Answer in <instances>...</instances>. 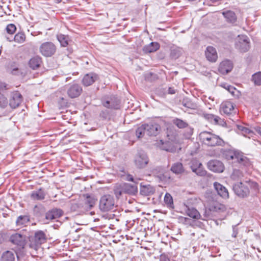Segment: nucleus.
<instances>
[{
	"mask_svg": "<svg viewBox=\"0 0 261 261\" xmlns=\"http://www.w3.org/2000/svg\"><path fill=\"white\" fill-rule=\"evenodd\" d=\"M25 35L22 32H18L13 38L14 41L18 43H22L25 40Z\"/></svg>",
	"mask_w": 261,
	"mask_h": 261,
	"instance_id": "obj_38",
	"label": "nucleus"
},
{
	"mask_svg": "<svg viewBox=\"0 0 261 261\" xmlns=\"http://www.w3.org/2000/svg\"><path fill=\"white\" fill-rule=\"evenodd\" d=\"M55 1L57 3H59L62 1V0H55Z\"/></svg>",
	"mask_w": 261,
	"mask_h": 261,
	"instance_id": "obj_58",
	"label": "nucleus"
},
{
	"mask_svg": "<svg viewBox=\"0 0 261 261\" xmlns=\"http://www.w3.org/2000/svg\"><path fill=\"white\" fill-rule=\"evenodd\" d=\"M251 81L255 85H261V72L259 71L253 74L252 75Z\"/></svg>",
	"mask_w": 261,
	"mask_h": 261,
	"instance_id": "obj_39",
	"label": "nucleus"
},
{
	"mask_svg": "<svg viewBox=\"0 0 261 261\" xmlns=\"http://www.w3.org/2000/svg\"><path fill=\"white\" fill-rule=\"evenodd\" d=\"M160 261H170V260L166 255L162 254L160 256Z\"/></svg>",
	"mask_w": 261,
	"mask_h": 261,
	"instance_id": "obj_52",
	"label": "nucleus"
},
{
	"mask_svg": "<svg viewBox=\"0 0 261 261\" xmlns=\"http://www.w3.org/2000/svg\"><path fill=\"white\" fill-rule=\"evenodd\" d=\"M208 168L215 172L221 173L224 170V167L223 163L218 160H211L207 163Z\"/></svg>",
	"mask_w": 261,
	"mask_h": 261,
	"instance_id": "obj_14",
	"label": "nucleus"
},
{
	"mask_svg": "<svg viewBox=\"0 0 261 261\" xmlns=\"http://www.w3.org/2000/svg\"><path fill=\"white\" fill-rule=\"evenodd\" d=\"M10 241L20 248H23L25 244V236L16 233L11 236Z\"/></svg>",
	"mask_w": 261,
	"mask_h": 261,
	"instance_id": "obj_15",
	"label": "nucleus"
},
{
	"mask_svg": "<svg viewBox=\"0 0 261 261\" xmlns=\"http://www.w3.org/2000/svg\"><path fill=\"white\" fill-rule=\"evenodd\" d=\"M63 211L60 209H53L46 214L45 218L48 220H53L60 217Z\"/></svg>",
	"mask_w": 261,
	"mask_h": 261,
	"instance_id": "obj_21",
	"label": "nucleus"
},
{
	"mask_svg": "<svg viewBox=\"0 0 261 261\" xmlns=\"http://www.w3.org/2000/svg\"><path fill=\"white\" fill-rule=\"evenodd\" d=\"M41 63V58L39 56H36L30 59L29 65L32 69L34 70L39 67Z\"/></svg>",
	"mask_w": 261,
	"mask_h": 261,
	"instance_id": "obj_28",
	"label": "nucleus"
},
{
	"mask_svg": "<svg viewBox=\"0 0 261 261\" xmlns=\"http://www.w3.org/2000/svg\"><path fill=\"white\" fill-rule=\"evenodd\" d=\"M164 201L167 207L169 208H174L173 200L172 196L168 193H166L164 198Z\"/></svg>",
	"mask_w": 261,
	"mask_h": 261,
	"instance_id": "obj_34",
	"label": "nucleus"
},
{
	"mask_svg": "<svg viewBox=\"0 0 261 261\" xmlns=\"http://www.w3.org/2000/svg\"><path fill=\"white\" fill-rule=\"evenodd\" d=\"M149 162L147 155L144 152H139L135 156V163L139 168H143Z\"/></svg>",
	"mask_w": 261,
	"mask_h": 261,
	"instance_id": "obj_11",
	"label": "nucleus"
},
{
	"mask_svg": "<svg viewBox=\"0 0 261 261\" xmlns=\"http://www.w3.org/2000/svg\"><path fill=\"white\" fill-rule=\"evenodd\" d=\"M236 47L241 52L245 53L247 51L250 47L249 39L247 36H238L236 42Z\"/></svg>",
	"mask_w": 261,
	"mask_h": 261,
	"instance_id": "obj_8",
	"label": "nucleus"
},
{
	"mask_svg": "<svg viewBox=\"0 0 261 261\" xmlns=\"http://www.w3.org/2000/svg\"><path fill=\"white\" fill-rule=\"evenodd\" d=\"M193 172L196 175L201 176H204L206 174V171L204 169L202 165L196 169Z\"/></svg>",
	"mask_w": 261,
	"mask_h": 261,
	"instance_id": "obj_47",
	"label": "nucleus"
},
{
	"mask_svg": "<svg viewBox=\"0 0 261 261\" xmlns=\"http://www.w3.org/2000/svg\"><path fill=\"white\" fill-rule=\"evenodd\" d=\"M7 39L9 41H10V42H11V41H12V39H10V38H8V37H7Z\"/></svg>",
	"mask_w": 261,
	"mask_h": 261,
	"instance_id": "obj_59",
	"label": "nucleus"
},
{
	"mask_svg": "<svg viewBox=\"0 0 261 261\" xmlns=\"http://www.w3.org/2000/svg\"><path fill=\"white\" fill-rule=\"evenodd\" d=\"M115 207V200L113 196L107 194L101 197L99 203V210L103 212H107L113 210Z\"/></svg>",
	"mask_w": 261,
	"mask_h": 261,
	"instance_id": "obj_2",
	"label": "nucleus"
},
{
	"mask_svg": "<svg viewBox=\"0 0 261 261\" xmlns=\"http://www.w3.org/2000/svg\"><path fill=\"white\" fill-rule=\"evenodd\" d=\"M238 127L239 130L242 132L243 133L249 134L250 132V129L243 126L239 125Z\"/></svg>",
	"mask_w": 261,
	"mask_h": 261,
	"instance_id": "obj_51",
	"label": "nucleus"
},
{
	"mask_svg": "<svg viewBox=\"0 0 261 261\" xmlns=\"http://www.w3.org/2000/svg\"><path fill=\"white\" fill-rule=\"evenodd\" d=\"M233 68V64L232 62L228 60L223 61L220 64L219 67V71L223 74H227Z\"/></svg>",
	"mask_w": 261,
	"mask_h": 261,
	"instance_id": "obj_18",
	"label": "nucleus"
},
{
	"mask_svg": "<svg viewBox=\"0 0 261 261\" xmlns=\"http://www.w3.org/2000/svg\"><path fill=\"white\" fill-rule=\"evenodd\" d=\"M6 30L8 33L13 34L15 32L16 28L14 24L11 23L7 26Z\"/></svg>",
	"mask_w": 261,
	"mask_h": 261,
	"instance_id": "obj_48",
	"label": "nucleus"
},
{
	"mask_svg": "<svg viewBox=\"0 0 261 261\" xmlns=\"http://www.w3.org/2000/svg\"><path fill=\"white\" fill-rule=\"evenodd\" d=\"M4 89H7V85L5 83L0 82V90H3Z\"/></svg>",
	"mask_w": 261,
	"mask_h": 261,
	"instance_id": "obj_55",
	"label": "nucleus"
},
{
	"mask_svg": "<svg viewBox=\"0 0 261 261\" xmlns=\"http://www.w3.org/2000/svg\"><path fill=\"white\" fill-rule=\"evenodd\" d=\"M203 116L205 119L215 124H218L221 119L219 117L211 114H204Z\"/></svg>",
	"mask_w": 261,
	"mask_h": 261,
	"instance_id": "obj_37",
	"label": "nucleus"
},
{
	"mask_svg": "<svg viewBox=\"0 0 261 261\" xmlns=\"http://www.w3.org/2000/svg\"><path fill=\"white\" fill-rule=\"evenodd\" d=\"M83 91V89L80 85L73 83L69 85L67 89V94L71 98L79 97Z\"/></svg>",
	"mask_w": 261,
	"mask_h": 261,
	"instance_id": "obj_10",
	"label": "nucleus"
},
{
	"mask_svg": "<svg viewBox=\"0 0 261 261\" xmlns=\"http://www.w3.org/2000/svg\"><path fill=\"white\" fill-rule=\"evenodd\" d=\"M154 188L150 185L142 186L140 188V193L142 195L147 196L153 194Z\"/></svg>",
	"mask_w": 261,
	"mask_h": 261,
	"instance_id": "obj_27",
	"label": "nucleus"
},
{
	"mask_svg": "<svg viewBox=\"0 0 261 261\" xmlns=\"http://www.w3.org/2000/svg\"><path fill=\"white\" fill-rule=\"evenodd\" d=\"M160 44L158 42H152L149 45L145 46L144 50L146 52L152 53L156 51L160 48Z\"/></svg>",
	"mask_w": 261,
	"mask_h": 261,
	"instance_id": "obj_32",
	"label": "nucleus"
},
{
	"mask_svg": "<svg viewBox=\"0 0 261 261\" xmlns=\"http://www.w3.org/2000/svg\"><path fill=\"white\" fill-rule=\"evenodd\" d=\"M39 51L41 54L44 57H51L56 53V46L51 42H45L40 45Z\"/></svg>",
	"mask_w": 261,
	"mask_h": 261,
	"instance_id": "obj_5",
	"label": "nucleus"
},
{
	"mask_svg": "<svg viewBox=\"0 0 261 261\" xmlns=\"http://www.w3.org/2000/svg\"><path fill=\"white\" fill-rule=\"evenodd\" d=\"M7 105V98L4 95L0 93V107L5 108Z\"/></svg>",
	"mask_w": 261,
	"mask_h": 261,
	"instance_id": "obj_50",
	"label": "nucleus"
},
{
	"mask_svg": "<svg viewBox=\"0 0 261 261\" xmlns=\"http://www.w3.org/2000/svg\"><path fill=\"white\" fill-rule=\"evenodd\" d=\"M168 93H169L170 94H175V90L173 88H172L171 87H170L168 89Z\"/></svg>",
	"mask_w": 261,
	"mask_h": 261,
	"instance_id": "obj_56",
	"label": "nucleus"
},
{
	"mask_svg": "<svg viewBox=\"0 0 261 261\" xmlns=\"http://www.w3.org/2000/svg\"><path fill=\"white\" fill-rule=\"evenodd\" d=\"M224 88L227 89L233 96H236V93L238 92L236 88L230 85H225Z\"/></svg>",
	"mask_w": 261,
	"mask_h": 261,
	"instance_id": "obj_49",
	"label": "nucleus"
},
{
	"mask_svg": "<svg viewBox=\"0 0 261 261\" xmlns=\"http://www.w3.org/2000/svg\"><path fill=\"white\" fill-rule=\"evenodd\" d=\"M103 106L108 109H118L119 105L117 101L111 99L103 102Z\"/></svg>",
	"mask_w": 261,
	"mask_h": 261,
	"instance_id": "obj_29",
	"label": "nucleus"
},
{
	"mask_svg": "<svg viewBox=\"0 0 261 261\" xmlns=\"http://www.w3.org/2000/svg\"><path fill=\"white\" fill-rule=\"evenodd\" d=\"M153 173L160 181L167 182L170 179L169 173L161 167L156 168Z\"/></svg>",
	"mask_w": 261,
	"mask_h": 261,
	"instance_id": "obj_13",
	"label": "nucleus"
},
{
	"mask_svg": "<svg viewBox=\"0 0 261 261\" xmlns=\"http://www.w3.org/2000/svg\"><path fill=\"white\" fill-rule=\"evenodd\" d=\"M199 138L202 143L208 146H221L224 143L219 136L208 132H201Z\"/></svg>",
	"mask_w": 261,
	"mask_h": 261,
	"instance_id": "obj_1",
	"label": "nucleus"
},
{
	"mask_svg": "<svg viewBox=\"0 0 261 261\" xmlns=\"http://www.w3.org/2000/svg\"><path fill=\"white\" fill-rule=\"evenodd\" d=\"M182 105L186 108L193 109L195 105L193 103L189 98H184L182 101Z\"/></svg>",
	"mask_w": 261,
	"mask_h": 261,
	"instance_id": "obj_42",
	"label": "nucleus"
},
{
	"mask_svg": "<svg viewBox=\"0 0 261 261\" xmlns=\"http://www.w3.org/2000/svg\"><path fill=\"white\" fill-rule=\"evenodd\" d=\"M171 171L176 174H179L183 173L184 169L182 164L179 162L173 164L171 166Z\"/></svg>",
	"mask_w": 261,
	"mask_h": 261,
	"instance_id": "obj_30",
	"label": "nucleus"
},
{
	"mask_svg": "<svg viewBox=\"0 0 261 261\" xmlns=\"http://www.w3.org/2000/svg\"><path fill=\"white\" fill-rule=\"evenodd\" d=\"M145 133H146L145 124H143L138 127L136 130V135L138 138L143 137Z\"/></svg>",
	"mask_w": 261,
	"mask_h": 261,
	"instance_id": "obj_41",
	"label": "nucleus"
},
{
	"mask_svg": "<svg viewBox=\"0 0 261 261\" xmlns=\"http://www.w3.org/2000/svg\"><path fill=\"white\" fill-rule=\"evenodd\" d=\"M45 192L42 189H39L37 191H34L31 194V198L34 200H42L45 198Z\"/></svg>",
	"mask_w": 261,
	"mask_h": 261,
	"instance_id": "obj_25",
	"label": "nucleus"
},
{
	"mask_svg": "<svg viewBox=\"0 0 261 261\" xmlns=\"http://www.w3.org/2000/svg\"><path fill=\"white\" fill-rule=\"evenodd\" d=\"M1 50L0 49V55H1Z\"/></svg>",
	"mask_w": 261,
	"mask_h": 261,
	"instance_id": "obj_60",
	"label": "nucleus"
},
{
	"mask_svg": "<svg viewBox=\"0 0 261 261\" xmlns=\"http://www.w3.org/2000/svg\"><path fill=\"white\" fill-rule=\"evenodd\" d=\"M126 180H127V181H129L137 182L136 181H135L134 180L133 176L132 175H130V174L127 175V176L126 177Z\"/></svg>",
	"mask_w": 261,
	"mask_h": 261,
	"instance_id": "obj_53",
	"label": "nucleus"
},
{
	"mask_svg": "<svg viewBox=\"0 0 261 261\" xmlns=\"http://www.w3.org/2000/svg\"><path fill=\"white\" fill-rule=\"evenodd\" d=\"M22 101V96L17 91L12 93L10 99L9 105L12 108L15 109L18 107Z\"/></svg>",
	"mask_w": 261,
	"mask_h": 261,
	"instance_id": "obj_17",
	"label": "nucleus"
},
{
	"mask_svg": "<svg viewBox=\"0 0 261 261\" xmlns=\"http://www.w3.org/2000/svg\"><path fill=\"white\" fill-rule=\"evenodd\" d=\"M232 229H233V232H232V236L234 238H236L238 234V230L236 228L235 226H233V228H232Z\"/></svg>",
	"mask_w": 261,
	"mask_h": 261,
	"instance_id": "obj_54",
	"label": "nucleus"
},
{
	"mask_svg": "<svg viewBox=\"0 0 261 261\" xmlns=\"http://www.w3.org/2000/svg\"><path fill=\"white\" fill-rule=\"evenodd\" d=\"M224 206L218 203H214L210 208V211L214 212H218L223 210Z\"/></svg>",
	"mask_w": 261,
	"mask_h": 261,
	"instance_id": "obj_45",
	"label": "nucleus"
},
{
	"mask_svg": "<svg viewBox=\"0 0 261 261\" xmlns=\"http://www.w3.org/2000/svg\"><path fill=\"white\" fill-rule=\"evenodd\" d=\"M231 178L235 182H245L246 184H248V185L253 186L255 188L257 187V184L254 182H248L247 180H245L244 179V175L243 173L240 171L239 170H234L231 175Z\"/></svg>",
	"mask_w": 261,
	"mask_h": 261,
	"instance_id": "obj_9",
	"label": "nucleus"
},
{
	"mask_svg": "<svg viewBox=\"0 0 261 261\" xmlns=\"http://www.w3.org/2000/svg\"><path fill=\"white\" fill-rule=\"evenodd\" d=\"M173 123L179 128H184L188 126V123L181 119L176 118L173 120Z\"/></svg>",
	"mask_w": 261,
	"mask_h": 261,
	"instance_id": "obj_40",
	"label": "nucleus"
},
{
	"mask_svg": "<svg viewBox=\"0 0 261 261\" xmlns=\"http://www.w3.org/2000/svg\"><path fill=\"white\" fill-rule=\"evenodd\" d=\"M3 261H14L15 259L14 253L10 251H7L3 254Z\"/></svg>",
	"mask_w": 261,
	"mask_h": 261,
	"instance_id": "obj_36",
	"label": "nucleus"
},
{
	"mask_svg": "<svg viewBox=\"0 0 261 261\" xmlns=\"http://www.w3.org/2000/svg\"><path fill=\"white\" fill-rule=\"evenodd\" d=\"M160 143L161 145L160 147L163 150L169 152H173L175 150L172 144L170 142L167 141L164 143L162 140H160Z\"/></svg>",
	"mask_w": 261,
	"mask_h": 261,
	"instance_id": "obj_33",
	"label": "nucleus"
},
{
	"mask_svg": "<svg viewBox=\"0 0 261 261\" xmlns=\"http://www.w3.org/2000/svg\"><path fill=\"white\" fill-rule=\"evenodd\" d=\"M214 187L218 194L221 197L226 198L228 197V192L226 188L218 182L214 183Z\"/></svg>",
	"mask_w": 261,
	"mask_h": 261,
	"instance_id": "obj_20",
	"label": "nucleus"
},
{
	"mask_svg": "<svg viewBox=\"0 0 261 261\" xmlns=\"http://www.w3.org/2000/svg\"><path fill=\"white\" fill-rule=\"evenodd\" d=\"M245 182H238L233 184V190L240 197L244 198L249 194V190Z\"/></svg>",
	"mask_w": 261,
	"mask_h": 261,
	"instance_id": "obj_6",
	"label": "nucleus"
},
{
	"mask_svg": "<svg viewBox=\"0 0 261 261\" xmlns=\"http://www.w3.org/2000/svg\"><path fill=\"white\" fill-rule=\"evenodd\" d=\"M233 109V104L230 101H224L221 105V111L226 114H231Z\"/></svg>",
	"mask_w": 261,
	"mask_h": 261,
	"instance_id": "obj_23",
	"label": "nucleus"
},
{
	"mask_svg": "<svg viewBox=\"0 0 261 261\" xmlns=\"http://www.w3.org/2000/svg\"><path fill=\"white\" fill-rule=\"evenodd\" d=\"M57 38L60 43L61 45L63 47L67 46L70 40L68 36L62 34H57Z\"/></svg>",
	"mask_w": 261,
	"mask_h": 261,
	"instance_id": "obj_31",
	"label": "nucleus"
},
{
	"mask_svg": "<svg viewBox=\"0 0 261 261\" xmlns=\"http://www.w3.org/2000/svg\"><path fill=\"white\" fill-rule=\"evenodd\" d=\"M190 167L192 170L193 172L195 171L196 169H197L199 167L201 166L202 164L200 163L197 160H193L191 162L190 164Z\"/></svg>",
	"mask_w": 261,
	"mask_h": 261,
	"instance_id": "obj_46",
	"label": "nucleus"
},
{
	"mask_svg": "<svg viewBox=\"0 0 261 261\" xmlns=\"http://www.w3.org/2000/svg\"><path fill=\"white\" fill-rule=\"evenodd\" d=\"M185 212L187 215L191 218L195 219L200 218V214L199 212L193 207L186 206Z\"/></svg>",
	"mask_w": 261,
	"mask_h": 261,
	"instance_id": "obj_24",
	"label": "nucleus"
},
{
	"mask_svg": "<svg viewBox=\"0 0 261 261\" xmlns=\"http://www.w3.org/2000/svg\"><path fill=\"white\" fill-rule=\"evenodd\" d=\"M222 14L228 22L233 23L237 21V16L235 13L232 11L227 10L224 11Z\"/></svg>",
	"mask_w": 261,
	"mask_h": 261,
	"instance_id": "obj_26",
	"label": "nucleus"
},
{
	"mask_svg": "<svg viewBox=\"0 0 261 261\" xmlns=\"http://www.w3.org/2000/svg\"><path fill=\"white\" fill-rule=\"evenodd\" d=\"M122 185L124 193L134 195L138 192L137 186L136 185L124 183Z\"/></svg>",
	"mask_w": 261,
	"mask_h": 261,
	"instance_id": "obj_22",
	"label": "nucleus"
},
{
	"mask_svg": "<svg viewBox=\"0 0 261 261\" xmlns=\"http://www.w3.org/2000/svg\"><path fill=\"white\" fill-rule=\"evenodd\" d=\"M97 79V74L93 72H90L84 76L82 83L84 86L88 87L92 85Z\"/></svg>",
	"mask_w": 261,
	"mask_h": 261,
	"instance_id": "obj_16",
	"label": "nucleus"
},
{
	"mask_svg": "<svg viewBox=\"0 0 261 261\" xmlns=\"http://www.w3.org/2000/svg\"><path fill=\"white\" fill-rule=\"evenodd\" d=\"M205 55L207 60L211 62H215L217 60L218 55L216 50L212 46L207 47Z\"/></svg>",
	"mask_w": 261,
	"mask_h": 261,
	"instance_id": "obj_19",
	"label": "nucleus"
},
{
	"mask_svg": "<svg viewBox=\"0 0 261 261\" xmlns=\"http://www.w3.org/2000/svg\"><path fill=\"white\" fill-rule=\"evenodd\" d=\"M146 133L148 136H156L161 131V126L156 123L145 124Z\"/></svg>",
	"mask_w": 261,
	"mask_h": 261,
	"instance_id": "obj_12",
	"label": "nucleus"
},
{
	"mask_svg": "<svg viewBox=\"0 0 261 261\" xmlns=\"http://www.w3.org/2000/svg\"><path fill=\"white\" fill-rule=\"evenodd\" d=\"M182 53L181 48L178 47H173L171 50V56L172 58L176 59L179 58Z\"/></svg>",
	"mask_w": 261,
	"mask_h": 261,
	"instance_id": "obj_35",
	"label": "nucleus"
},
{
	"mask_svg": "<svg viewBox=\"0 0 261 261\" xmlns=\"http://www.w3.org/2000/svg\"><path fill=\"white\" fill-rule=\"evenodd\" d=\"M29 221V218L27 216H20L16 220V224L18 226L25 224Z\"/></svg>",
	"mask_w": 261,
	"mask_h": 261,
	"instance_id": "obj_43",
	"label": "nucleus"
},
{
	"mask_svg": "<svg viewBox=\"0 0 261 261\" xmlns=\"http://www.w3.org/2000/svg\"><path fill=\"white\" fill-rule=\"evenodd\" d=\"M228 160H232L234 163L238 162L243 165L246 166L248 163V159L245 156L242 152L234 150H230L225 154Z\"/></svg>",
	"mask_w": 261,
	"mask_h": 261,
	"instance_id": "obj_4",
	"label": "nucleus"
},
{
	"mask_svg": "<svg viewBox=\"0 0 261 261\" xmlns=\"http://www.w3.org/2000/svg\"><path fill=\"white\" fill-rule=\"evenodd\" d=\"M256 132L261 136V128L257 127L255 128Z\"/></svg>",
	"mask_w": 261,
	"mask_h": 261,
	"instance_id": "obj_57",
	"label": "nucleus"
},
{
	"mask_svg": "<svg viewBox=\"0 0 261 261\" xmlns=\"http://www.w3.org/2000/svg\"><path fill=\"white\" fill-rule=\"evenodd\" d=\"M114 192L117 198H119L122 193H124V192L123 191L122 184L116 186L114 189Z\"/></svg>",
	"mask_w": 261,
	"mask_h": 261,
	"instance_id": "obj_44",
	"label": "nucleus"
},
{
	"mask_svg": "<svg viewBox=\"0 0 261 261\" xmlns=\"http://www.w3.org/2000/svg\"><path fill=\"white\" fill-rule=\"evenodd\" d=\"M47 240L45 233L42 230L36 231L34 236L29 238L30 247L37 250L40 245L44 243Z\"/></svg>",
	"mask_w": 261,
	"mask_h": 261,
	"instance_id": "obj_3",
	"label": "nucleus"
},
{
	"mask_svg": "<svg viewBox=\"0 0 261 261\" xmlns=\"http://www.w3.org/2000/svg\"><path fill=\"white\" fill-rule=\"evenodd\" d=\"M96 201V199L94 196L89 194H84L80 205L83 210L88 211L94 206Z\"/></svg>",
	"mask_w": 261,
	"mask_h": 261,
	"instance_id": "obj_7",
	"label": "nucleus"
}]
</instances>
